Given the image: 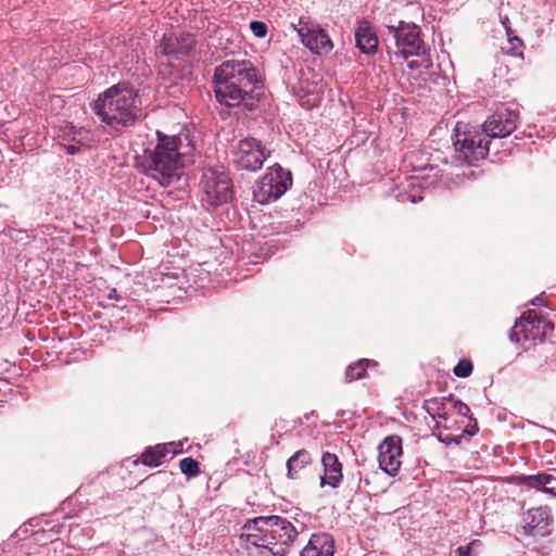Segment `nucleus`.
<instances>
[{"label": "nucleus", "instance_id": "obj_1", "mask_svg": "<svg viewBox=\"0 0 556 556\" xmlns=\"http://www.w3.org/2000/svg\"><path fill=\"white\" fill-rule=\"evenodd\" d=\"M213 87L217 102L229 109L253 111L264 96L261 75L249 60H229L216 66Z\"/></svg>", "mask_w": 556, "mask_h": 556}, {"label": "nucleus", "instance_id": "obj_2", "mask_svg": "<svg viewBox=\"0 0 556 556\" xmlns=\"http://www.w3.org/2000/svg\"><path fill=\"white\" fill-rule=\"evenodd\" d=\"M157 144L146 150L142 157L144 173L161 186L168 187L177 182L184 168L193 162L194 144L188 130L175 136L156 132Z\"/></svg>", "mask_w": 556, "mask_h": 556}, {"label": "nucleus", "instance_id": "obj_3", "mask_svg": "<svg viewBox=\"0 0 556 556\" xmlns=\"http://www.w3.org/2000/svg\"><path fill=\"white\" fill-rule=\"evenodd\" d=\"M519 119V112L508 108L497 109L484 123L483 134L460 131L459 124L455 128L453 144L456 159L464 164L472 165L483 160L489 153V138H504L510 135L516 128Z\"/></svg>", "mask_w": 556, "mask_h": 556}, {"label": "nucleus", "instance_id": "obj_4", "mask_svg": "<svg viewBox=\"0 0 556 556\" xmlns=\"http://www.w3.org/2000/svg\"><path fill=\"white\" fill-rule=\"evenodd\" d=\"M299 531L287 518L271 515L249 519L242 527L240 541L262 548L271 556H286Z\"/></svg>", "mask_w": 556, "mask_h": 556}, {"label": "nucleus", "instance_id": "obj_5", "mask_svg": "<svg viewBox=\"0 0 556 556\" xmlns=\"http://www.w3.org/2000/svg\"><path fill=\"white\" fill-rule=\"evenodd\" d=\"M96 115L111 129L121 131L140 116L137 93L127 84H117L100 93L93 103Z\"/></svg>", "mask_w": 556, "mask_h": 556}, {"label": "nucleus", "instance_id": "obj_6", "mask_svg": "<svg viewBox=\"0 0 556 556\" xmlns=\"http://www.w3.org/2000/svg\"><path fill=\"white\" fill-rule=\"evenodd\" d=\"M388 40L395 45V53L408 59L416 56V60L408 62L410 70H429L432 67V60L428 53V48L420 38V28L414 23L400 22L399 25L388 26Z\"/></svg>", "mask_w": 556, "mask_h": 556}, {"label": "nucleus", "instance_id": "obj_7", "mask_svg": "<svg viewBox=\"0 0 556 556\" xmlns=\"http://www.w3.org/2000/svg\"><path fill=\"white\" fill-rule=\"evenodd\" d=\"M292 185L290 170L283 169L279 164L268 168V172L256 182L253 189L254 200L267 204L279 199Z\"/></svg>", "mask_w": 556, "mask_h": 556}, {"label": "nucleus", "instance_id": "obj_8", "mask_svg": "<svg viewBox=\"0 0 556 556\" xmlns=\"http://www.w3.org/2000/svg\"><path fill=\"white\" fill-rule=\"evenodd\" d=\"M202 188L210 205L227 203L232 198V184L228 174L217 169H206L202 176Z\"/></svg>", "mask_w": 556, "mask_h": 556}, {"label": "nucleus", "instance_id": "obj_9", "mask_svg": "<svg viewBox=\"0 0 556 556\" xmlns=\"http://www.w3.org/2000/svg\"><path fill=\"white\" fill-rule=\"evenodd\" d=\"M269 155L262 143L254 138L240 140L235 152V163L238 168L256 172L262 168L264 161Z\"/></svg>", "mask_w": 556, "mask_h": 556}, {"label": "nucleus", "instance_id": "obj_10", "mask_svg": "<svg viewBox=\"0 0 556 556\" xmlns=\"http://www.w3.org/2000/svg\"><path fill=\"white\" fill-rule=\"evenodd\" d=\"M402 439L397 435L386 438L379 445L378 462L381 470L395 476L401 468Z\"/></svg>", "mask_w": 556, "mask_h": 556}, {"label": "nucleus", "instance_id": "obj_11", "mask_svg": "<svg viewBox=\"0 0 556 556\" xmlns=\"http://www.w3.org/2000/svg\"><path fill=\"white\" fill-rule=\"evenodd\" d=\"M553 518L546 506L529 509L523 516V533L533 538H545L552 533Z\"/></svg>", "mask_w": 556, "mask_h": 556}, {"label": "nucleus", "instance_id": "obj_12", "mask_svg": "<svg viewBox=\"0 0 556 556\" xmlns=\"http://www.w3.org/2000/svg\"><path fill=\"white\" fill-rule=\"evenodd\" d=\"M296 31L301 42L314 53L326 54L333 48L328 34L321 28H311L305 25L300 26Z\"/></svg>", "mask_w": 556, "mask_h": 556}, {"label": "nucleus", "instance_id": "obj_13", "mask_svg": "<svg viewBox=\"0 0 556 556\" xmlns=\"http://www.w3.org/2000/svg\"><path fill=\"white\" fill-rule=\"evenodd\" d=\"M194 43L195 40L191 34L164 38L160 46V53L166 56L168 65H172L174 60L189 55L194 48Z\"/></svg>", "mask_w": 556, "mask_h": 556}, {"label": "nucleus", "instance_id": "obj_14", "mask_svg": "<svg viewBox=\"0 0 556 556\" xmlns=\"http://www.w3.org/2000/svg\"><path fill=\"white\" fill-rule=\"evenodd\" d=\"M334 540L326 532L315 533L303 547L300 556H333Z\"/></svg>", "mask_w": 556, "mask_h": 556}, {"label": "nucleus", "instance_id": "obj_15", "mask_svg": "<svg viewBox=\"0 0 556 556\" xmlns=\"http://www.w3.org/2000/svg\"><path fill=\"white\" fill-rule=\"evenodd\" d=\"M324 476L320 477V486L338 488L342 480V464L336 454L325 452L321 456Z\"/></svg>", "mask_w": 556, "mask_h": 556}, {"label": "nucleus", "instance_id": "obj_16", "mask_svg": "<svg viewBox=\"0 0 556 556\" xmlns=\"http://www.w3.org/2000/svg\"><path fill=\"white\" fill-rule=\"evenodd\" d=\"M356 47L366 54L375 53L378 38L367 21L358 22L355 30Z\"/></svg>", "mask_w": 556, "mask_h": 556}, {"label": "nucleus", "instance_id": "obj_17", "mask_svg": "<svg viewBox=\"0 0 556 556\" xmlns=\"http://www.w3.org/2000/svg\"><path fill=\"white\" fill-rule=\"evenodd\" d=\"M547 329H552V326L548 324V327L544 328V325H529V328L523 324V321H516L515 326L509 332V340L511 342H519L521 334L525 340H535L539 337H544L547 332Z\"/></svg>", "mask_w": 556, "mask_h": 556}, {"label": "nucleus", "instance_id": "obj_18", "mask_svg": "<svg viewBox=\"0 0 556 556\" xmlns=\"http://www.w3.org/2000/svg\"><path fill=\"white\" fill-rule=\"evenodd\" d=\"M519 480L522 484L556 496V478L548 473H538L531 476H521Z\"/></svg>", "mask_w": 556, "mask_h": 556}, {"label": "nucleus", "instance_id": "obj_19", "mask_svg": "<svg viewBox=\"0 0 556 556\" xmlns=\"http://www.w3.org/2000/svg\"><path fill=\"white\" fill-rule=\"evenodd\" d=\"M312 463V456L308 451L300 450L287 460V476L290 479H296L298 473Z\"/></svg>", "mask_w": 556, "mask_h": 556}, {"label": "nucleus", "instance_id": "obj_20", "mask_svg": "<svg viewBox=\"0 0 556 556\" xmlns=\"http://www.w3.org/2000/svg\"><path fill=\"white\" fill-rule=\"evenodd\" d=\"M87 131L83 128L76 129L74 126H66L63 130V146L68 154H75L79 151L84 135Z\"/></svg>", "mask_w": 556, "mask_h": 556}, {"label": "nucleus", "instance_id": "obj_21", "mask_svg": "<svg viewBox=\"0 0 556 556\" xmlns=\"http://www.w3.org/2000/svg\"><path fill=\"white\" fill-rule=\"evenodd\" d=\"M168 450L166 445H155L153 447H148L141 455L140 462L143 465L150 467H157L161 465L162 459L167 455ZM139 459L135 460V464H138Z\"/></svg>", "mask_w": 556, "mask_h": 556}, {"label": "nucleus", "instance_id": "obj_22", "mask_svg": "<svg viewBox=\"0 0 556 556\" xmlns=\"http://www.w3.org/2000/svg\"><path fill=\"white\" fill-rule=\"evenodd\" d=\"M446 401H448V399H446V397H443L441 400L437 399V397L430 399L425 402V408H426L427 413L433 419H435L437 417L446 419V413H445V402Z\"/></svg>", "mask_w": 556, "mask_h": 556}, {"label": "nucleus", "instance_id": "obj_23", "mask_svg": "<svg viewBox=\"0 0 556 556\" xmlns=\"http://www.w3.org/2000/svg\"><path fill=\"white\" fill-rule=\"evenodd\" d=\"M368 364H369V361L364 358V359H359L354 365L349 366L345 371L346 382H351L353 380H358V379L363 378L366 372V368H367Z\"/></svg>", "mask_w": 556, "mask_h": 556}, {"label": "nucleus", "instance_id": "obj_24", "mask_svg": "<svg viewBox=\"0 0 556 556\" xmlns=\"http://www.w3.org/2000/svg\"><path fill=\"white\" fill-rule=\"evenodd\" d=\"M518 321H523L527 328L534 324L544 325V328L548 327V323L535 309L525 312Z\"/></svg>", "mask_w": 556, "mask_h": 556}, {"label": "nucleus", "instance_id": "obj_25", "mask_svg": "<svg viewBox=\"0 0 556 556\" xmlns=\"http://www.w3.org/2000/svg\"><path fill=\"white\" fill-rule=\"evenodd\" d=\"M179 467L181 472L187 475L188 477H194L199 473V464L195 459L191 457H186L181 459Z\"/></svg>", "mask_w": 556, "mask_h": 556}, {"label": "nucleus", "instance_id": "obj_26", "mask_svg": "<svg viewBox=\"0 0 556 556\" xmlns=\"http://www.w3.org/2000/svg\"><path fill=\"white\" fill-rule=\"evenodd\" d=\"M473 369L472 363L467 359H462L454 367L453 372L456 377L466 378L471 375Z\"/></svg>", "mask_w": 556, "mask_h": 556}, {"label": "nucleus", "instance_id": "obj_27", "mask_svg": "<svg viewBox=\"0 0 556 556\" xmlns=\"http://www.w3.org/2000/svg\"><path fill=\"white\" fill-rule=\"evenodd\" d=\"M250 29L257 38H263L267 34V25L261 21H253L250 23Z\"/></svg>", "mask_w": 556, "mask_h": 556}, {"label": "nucleus", "instance_id": "obj_28", "mask_svg": "<svg viewBox=\"0 0 556 556\" xmlns=\"http://www.w3.org/2000/svg\"><path fill=\"white\" fill-rule=\"evenodd\" d=\"M453 407L455 412L460 416H468V414L470 413V408L468 407V405L460 401H454Z\"/></svg>", "mask_w": 556, "mask_h": 556}, {"label": "nucleus", "instance_id": "obj_29", "mask_svg": "<svg viewBox=\"0 0 556 556\" xmlns=\"http://www.w3.org/2000/svg\"><path fill=\"white\" fill-rule=\"evenodd\" d=\"M475 542H471L470 544L466 545V546H459L457 549H456V553H457V556H470V548H471V545L473 544Z\"/></svg>", "mask_w": 556, "mask_h": 556}, {"label": "nucleus", "instance_id": "obj_30", "mask_svg": "<svg viewBox=\"0 0 556 556\" xmlns=\"http://www.w3.org/2000/svg\"><path fill=\"white\" fill-rule=\"evenodd\" d=\"M507 35H508V40L509 42L513 45V49L515 50L517 47H521L522 46V42L521 40L518 38V37H510V34H509V29L507 28Z\"/></svg>", "mask_w": 556, "mask_h": 556}, {"label": "nucleus", "instance_id": "obj_31", "mask_svg": "<svg viewBox=\"0 0 556 556\" xmlns=\"http://www.w3.org/2000/svg\"><path fill=\"white\" fill-rule=\"evenodd\" d=\"M108 298L110 300H115V301H119V299H121L116 289H111L108 294Z\"/></svg>", "mask_w": 556, "mask_h": 556}, {"label": "nucleus", "instance_id": "obj_32", "mask_svg": "<svg viewBox=\"0 0 556 556\" xmlns=\"http://www.w3.org/2000/svg\"><path fill=\"white\" fill-rule=\"evenodd\" d=\"M531 304L532 305H541L542 304V298L541 296L534 298L533 300H531Z\"/></svg>", "mask_w": 556, "mask_h": 556}, {"label": "nucleus", "instance_id": "obj_33", "mask_svg": "<svg viewBox=\"0 0 556 556\" xmlns=\"http://www.w3.org/2000/svg\"><path fill=\"white\" fill-rule=\"evenodd\" d=\"M421 199H422V197L416 198L415 195L409 198L410 202H413V203H416L417 201H420Z\"/></svg>", "mask_w": 556, "mask_h": 556}, {"label": "nucleus", "instance_id": "obj_34", "mask_svg": "<svg viewBox=\"0 0 556 556\" xmlns=\"http://www.w3.org/2000/svg\"><path fill=\"white\" fill-rule=\"evenodd\" d=\"M442 441H443L444 443H450V442H452V441H454V442L458 443V440L452 439V438H450V437L445 438V439H444V440H442Z\"/></svg>", "mask_w": 556, "mask_h": 556}, {"label": "nucleus", "instance_id": "obj_35", "mask_svg": "<svg viewBox=\"0 0 556 556\" xmlns=\"http://www.w3.org/2000/svg\"><path fill=\"white\" fill-rule=\"evenodd\" d=\"M416 181H417V177H412L409 180V186H415Z\"/></svg>", "mask_w": 556, "mask_h": 556}, {"label": "nucleus", "instance_id": "obj_36", "mask_svg": "<svg viewBox=\"0 0 556 556\" xmlns=\"http://www.w3.org/2000/svg\"><path fill=\"white\" fill-rule=\"evenodd\" d=\"M507 21H508V17H505V20L503 21V24L505 25Z\"/></svg>", "mask_w": 556, "mask_h": 556}]
</instances>
